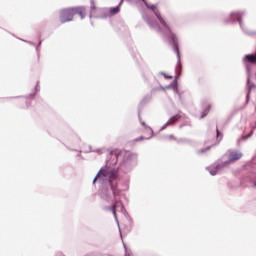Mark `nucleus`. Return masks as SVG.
<instances>
[{
    "label": "nucleus",
    "instance_id": "4",
    "mask_svg": "<svg viewBox=\"0 0 256 256\" xmlns=\"http://www.w3.org/2000/svg\"><path fill=\"white\" fill-rule=\"evenodd\" d=\"M74 15H79L81 19H85L86 10L85 7H76L72 8Z\"/></svg>",
    "mask_w": 256,
    "mask_h": 256
},
{
    "label": "nucleus",
    "instance_id": "17",
    "mask_svg": "<svg viewBox=\"0 0 256 256\" xmlns=\"http://www.w3.org/2000/svg\"><path fill=\"white\" fill-rule=\"evenodd\" d=\"M95 181H97V176H96V178H94L93 183H95Z\"/></svg>",
    "mask_w": 256,
    "mask_h": 256
},
{
    "label": "nucleus",
    "instance_id": "8",
    "mask_svg": "<svg viewBox=\"0 0 256 256\" xmlns=\"http://www.w3.org/2000/svg\"><path fill=\"white\" fill-rule=\"evenodd\" d=\"M90 11L91 13H95L97 11V5L95 4V1H91V4H90Z\"/></svg>",
    "mask_w": 256,
    "mask_h": 256
},
{
    "label": "nucleus",
    "instance_id": "13",
    "mask_svg": "<svg viewBox=\"0 0 256 256\" xmlns=\"http://www.w3.org/2000/svg\"><path fill=\"white\" fill-rule=\"evenodd\" d=\"M233 15H235V17H237L239 23H241V18H239V13H235V14H233Z\"/></svg>",
    "mask_w": 256,
    "mask_h": 256
},
{
    "label": "nucleus",
    "instance_id": "9",
    "mask_svg": "<svg viewBox=\"0 0 256 256\" xmlns=\"http://www.w3.org/2000/svg\"><path fill=\"white\" fill-rule=\"evenodd\" d=\"M180 119H181V115L177 114V115L173 116L172 118H170L169 122L175 123L176 121H179Z\"/></svg>",
    "mask_w": 256,
    "mask_h": 256
},
{
    "label": "nucleus",
    "instance_id": "15",
    "mask_svg": "<svg viewBox=\"0 0 256 256\" xmlns=\"http://www.w3.org/2000/svg\"><path fill=\"white\" fill-rule=\"evenodd\" d=\"M169 139H175V136L170 135V136H169Z\"/></svg>",
    "mask_w": 256,
    "mask_h": 256
},
{
    "label": "nucleus",
    "instance_id": "5",
    "mask_svg": "<svg viewBox=\"0 0 256 256\" xmlns=\"http://www.w3.org/2000/svg\"><path fill=\"white\" fill-rule=\"evenodd\" d=\"M246 61H248V63H256V54H252V55H246Z\"/></svg>",
    "mask_w": 256,
    "mask_h": 256
},
{
    "label": "nucleus",
    "instance_id": "16",
    "mask_svg": "<svg viewBox=\"0 0 256 256\" xmlns=\"http://www.w3.org/2000/svg\"><path fill=\"white\" fill-rule=\"evenodd\" d=\"M167 79H173V76H167Z\"/></svg>",
    "mask_w": 256,
    "mask_h": 256
},
{
    "label": "nucleus",
    "instance_id": "3",
    "mask_svg": "<svg viewBox=\"0 0 256 256\" xmlns=\"http://www.w3.org/2000/svg\"><path fill=\"white\" fill-rule=\"evenodd\" d=\"M241 157H243V153L239 152V151H231L228 154V159L230 163H233L235 161H239V159H241Z\"/></svg>",
    "mask_w": 256,
    "mask_h": 256
},
{
    "label": "nucleus",
    "instance_id": "1",
    "mask_svg": "<svg viewBox=\"0 0 256 256\" xmlns=\"http://www.w3.org/2000/svg\"><path fill=\"white\" fill-rule=\"evenodd\" d=\"M73 17H75L73 8H67V9L60 11V22L61 23H69V21H73Z\"/></svg>",
    "mask_w": 256,
    "mask_h": 256
},
{
    "label": "nucleus",
    "instance_id": "6",
    "mask_svg": "<svg viewBox=\"0 0 256 256\" xmlns=\"http://www.w3.org/2000/svg\"><path fill=\"white\" fill-rule=\"evenodd\" d=\"M109 179H110V183H113V181L117 179V171H111L109 173Z\"/></svg>",
    "mask_w": 256,
    "mask_h": 256
},
{
    "label": "nucleus",
    "instance_id": "2",
    "mask_svg": "<svg viewBox=\"0 0 256 256\" xmlns=\"http://www.w3.org/2000/svg\"><path fill=\"white\" fill-rule=\"evenodd\" d=\"M148 9H151V11L154 12V15H156L158 21L161 23L162 26H164L165 29L171 31V27H169V24L167 23V21H165V18L161 16V13H159V10H157V7L155 5L148 6Z\"/></svg>",
    "mask_w": 256,
    "mask_h": 256
},
{
    "label": "nucleus",
    "instance_id": "12",
    "mask_svg": "<svg viewBox=\"0 0 256 256\" xmlns=\"http://www.w3.org/2000/svg\"><path fill=\"white\" fill-rule=\"evenodd\" d=\"M216 133H217V139H219L221 132H219V128H216Z\"/></svg>",
    "mask_w": 256,
    "mask_h": 256
},
{
    "label": "nucleus",
    "instance_id": "11",
    "mask_svg": "<svg viewBox=\"0 0 256 256\" xmlns=\"http://www.w3.org/2000/svg\"><path fill=\"white\" fill-rule=\"evenodd\" d=\"M116 209H117V205L114 204L113 207H112V211H113V214H114V215H115V213H116Z\"/></svg>",
    "mask_w": 256,
    "mask_h": 256
},
{
    "label": "nucleus",
    "instance_id": "18",
    "mask_svg": "<svg viewBox=\"0 0 256 256\" xmlns=\"http://www.w3.org/2000/svg\"><path fill=\"white\" fill-rule=\"evenodd\" d=\"M255 186H256V182H255Z\"/></svg>",
    "mask_w": 256,
    "mask_h": 256
},
{
    "label": "nucleus",
    "instance_id": "10",
    "mask_svg": "<svg viewBox=\"0 0 256 256\" xmlns=\"http://www.w3.org/2000/svg\"><path fill=\"white\" fill-rule=\"evenodd\" d=\"M209 111H211V105H208V106L205 108V110H204V112H203V115H202V119H203V117H206V115L209 114Z\"/></svg>",
    "mask_w": 256,
    "mask_h": 256
},
{
    "label": "nucleus",
    "instance_id": "7",
    "mask_svg": "<svg viewBox=\"0 0 256 256\" xmlns=\"http://www.w3.org/2000/svg\"><path fill=\"white\" fill-rule=\"evenodd\" d=\"M119 11H121V8L119 6L114 7V8H110V15H117V13H119Z\"/></svg>",
    "mask_w": 256,
    "mask_h": 256
},
{
    "label": "nucleus",
    "instance_id": "14",
    "mask_svg": "<svg viewBox=\"0 0 256 256\" xmlns=\"http://www.w3.org/2000/svg\"><path fill=\"white\" fill-rule=\"evenodd\" d=\"M174 49H175V52L177 53V55H179V48L176 46Z\"/></svg>",
    "mask_w": 256,
    "mask_h": 256
}]
</instances>
